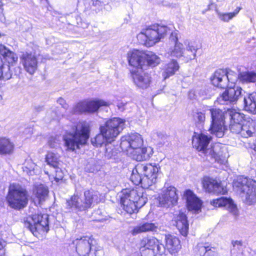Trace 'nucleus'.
<instances>
[{
    "instance_id": "f257e3e1",
    "label": "nucleus",
    "mask_w": 256,
    "mask_h": 256,
    "mask_svg": "<svg viewBox=\"0 0 256 256\" xmlns=\"http://www.w3.org/2000/svg\"><path fill=\"white\" fill-rule=\"evenodd\" d=\"M142 172L136 170V166L133 170L130 180L136 185L141 184L142 188L135 189H126L122 191L120 202L123 209L128 214H132L138 211V209L142 207L147 202L148 198L143 190Z\"/></svg>"
},
{
    "instance_id": "f03ea898",
    "label": "nucleus",
    "mask_w": 256,
    "mask_h": 256,
    "mask_svg": "<svg viewBox=\"0 0 256 256\" xmlns=\"http://www.w3.org/2000/svg\"><path fill=\"white\" fill-rule=\"evenodd\" d=\"M90 124L86 122H80L63 136L66 150L74 151L86 144L90 137Z\"/></svg>"
},
{
    "instance_id": "7ed1b4c3",
    "label": "nucleus",
    "mask_w": 256,
    "mask_h": 256,
    "mask_svg": "<svg viewBox=\"0 0 256 256\" xmlns=\"http://www.w3.org/2000/svg\"><path fill=\"white\" fill-rule=\"evenodd\" d=\"M171 29L168 26L155 24L150 25L138 35L137 38L140 42L148 47L153 46L164 38Z\"/></svg>"
},
{
    "instance_id": "20e7f679",
    "label": "nucleus",
    "mask_w": 256,
    "mask_h": 256,
    "mask_svg": "<svg viewBox=\"0 0 256 256\" xmlns=\"http://www.w3.org/2000/svg\"><path fill=\"white\" fill-rule=\"evenodd\" d=\"M234 190L238 194L247 204L256 203V182L240 176L233 182Z\"/></svg>"
},
{
    "instance_id": "39448f33",
    "label": "nucleus",
    "mask_w": 256,
    "mask_h": 256,
    "mask_svg": "<svg viewBox=\"0 0 256 256\" xmlns=\"http://www.w3.org/2000/svg\"><path fill=\"white\" fill-rule=\"evenodd\" d=\"M99 193L94 190H86L84 198L74 195L66 202V208L70 211H85L100 201Z\"/></svg>"
},
{
    "instance_id": "423d86ee",
    "label": "nucleus",
    "mask_w": 256,
    "mask_h": 256,
    "mask_svg": "<svg viewBox=\"0 0 256 256\" xmlns=\"http://www.w3.org/2000/svg\"><path fill=\"white\" fill-rule=\"evenodd\" d=\"M6 200L11 208L14 209L23 208L28 202L26 191L19 184H12L9 187Z\"/></svg>"
},
{
    "instance_id": "0eeeda50",
    "label": "nucleus",
    "mask_w": 256,
    "mask_h": 256,
    "mask_svg": "<svg viewBox=\"0 0 256 256\" xmlns=\"http://www.w3.org/2000/svg\"><path fill=\"white\" fill-rule=\"evenodd\" d=\"M232 109L228 108L224 112L216 108H210L209 109L211 116V124L209 131L212 134L216 135L218 138L223 136L226 130L224 119L226 116H228L226 112L229 110Z\"/></svg>"
},
{
    "instance_id": "6e6552de",
    "label": "nucleus",
    "mask_w": 256,
    "mask_h": 256,
    "mask_svg": "<svg viewBox=\"0 0 256 256\" xmlns=\"http://www.w3.org/2000/svg\"><path fill=\"white\" fill-rule=\"evenodd\" d=\"M125 120L120 118H114L106 121L100 128V132L104 134L106 142L110 143L124 128Z\"/></svg>"
},
{
    "instance_id": "1a4fd4ad",
    "label": "nucleus",
    "mask_w": 256,
    "mask_h": 256,
    "mask_svg": "<svg viewBox=\"0 0 256 256\" xmlns=\"http://www.w3.org/2000/svg\"><path fill=\"white\" fill-rule=\"evenodd\" d=\"M24 226L36 236L49 230L48 216L46 214H34L30 220L25 222Z\"/></svg>"
},
{
    "instance_id": "9d476101",
    "label": "nucleus",
    "mask_w": 256,
    "mask_h": 256,
    "mask_svg": "<svg viewBox=\"0 0 256 256\" xmlns=\"http://www.w3.org/2000/svg\"><path fill=\"white\" fill-rule=\"evenodd\" d=\"M142 256H163L166 248L154 238H144L140 242Z\"/></svg>"
},
{
    "instance_id": "9b49d317",
    "label": "nucleus",
    "mask_w": 256,
    "mask_h": 256,
    "mask_svg": "<svg viewBox=\"0 0 256 256\" xmlns=\"http://www.w3.org/2000/svg\"><path fill=\"white\" fill-rule=\"evenodd\" d=\"M160 166L158 164H146L136 165V170L142 172L144 176L143 185L144 188H148L156 182L160 172Z\"/></svg>"
},
{
    "instance_id": "f8f14e48",
    "label": "nucleus",
    "mask_w": 256,
    "mask_h": 256,
    "mask_svg": "<svg viewBox=\"0 0 256 256\" xmlns=\"http://www.w3.org/2000/svg\"><path fill=\"white\" fill-rule=\"evenodd\" d=\"M95 243L94 238L88 236L77 238L72 242L78 256H94Z\"/></svg>"
},
{
    "instance_id": "ddd939ff",
    "label": "nucleus",
    "mask_w": 256,
    "mask_h": 256,
    "mask_svg": "<svg viewBox=\"0 0 256 256\" xmlns=\"http://www.w3.org/2000/svg\"><path fill=\"white\" fill-rule=\"evenodd\" d=\"M109 103L102 100L96 99L94 100H84L80 102L72 108V114L82 112H94L98 109L104 106H108Z\"/></svg>"
},
{
    "instance_id": "4468645a",
    "label": "nucleus",
    "mask_w": 256,
    "mask_h": 256,
    "mask_svg": "<svg viewBox=\"0 0 256 256\" xmlns=\"http://www.w3.org/2000/svg\"><path fill=\"white\" fill-rule=\"evenodd\" d=\"M143 142L141 135L138 133H132L121 138L120 146L123 150L129 154L130 152L142 147Z\"/></svg>"
},
{
    "instance_id": "2eb2a0df",
    "label": "nucleus",
    "mask_w": 256,
    "mask_h": 256,
    "mask_svg": "<svg viewBox=\"0 0 256 256\" xmlns=\"http://www.w3.org/2000/svg\"><path fill=\"white\" fill-rule=\"evenodd\" d=\"M242 89L239 87L234 86L226 89L216 100L220 104H236L239 98L241 96Z\"/></svg>"
},
{
    "instance_id": "dca6fc26",
    "label": "nucleus",
    "mask_w": 256,
    "mask_h": 256,
    "mask_svg": "<svg viewBox=\"0 0 256 256\" xmlns=\"http://www.w3.org/2000/svg\"><path fill=\"white\" fill-rule=\"evenodd\" d=\"M178 199L176 188L172 186H164L158 196V201L161 206L169 207L176 203Z\"/></svg>"
},
{
    "instance_id": "f3484780",
    "label": "nucleus",
    "mask_w": 256,
    "mask_h": 256,
    "mask_svg": "<svg viewBox=\"0 0 256 256\" xmlns=\"http://www.w3.org/2000/svg\"><path fill=\"white\" fill-rule=\"evenodd\" d=\"M232 74L230 72H228L226 70L219 69L216 70L214 75L211 78V82L212 84L218 88H224L228 86V82H231L234 84L236 80V76H234V79H232L230 76Z\"/></svg>"
},
{
    "instance_id": "a211bd4d",
    "label": "nucleus",
    "mask_w": 256,
    "mask_h": 256,
    "mask_svg": "<svg viewBox=\"0 0 256 256\" xmlns=\"http://www.w3.org/2000/svg\"><path fill=\"white\" fill-rule=\"evenodd\" d=\"M131 76L134 84L138 88L146 89L151 82V77L143 70H132Z\"/></svg>"
},
{
    "instance_id": "6ab92c4d",
    "label": "nucleus",
    "mask_w": 256,
    "mask_h": 256,
    "mask_svg": "<svg viewBox=\"0 0 256 256\" xmlns=\"http://www.w3.org/2000/svg\"><path fill=\"white\" fill-rule=\"evenodd\" d=\"M202 184L204 190L210 193L224 194L227 192L226 188L221 182L210 177L204 176L202 180Z\"/></svg>"
},
{
    "instance_id": "aec40b11",
    "label": "nucleus",
    "mask_w": 256,
    "mask_h": 256,
    "mask_svg": "<svg viewBox=\"0 0 256 256\" xmlns=\"http://www.w3.org/2000/svg\"><path fill=\"white\" fill-rule=\"evenodd\" d=\"M127 57L129 64L133 66L134 70L144 69L146 64V53L134 50L129 52Z\"/></svg>"
},
{
    "instance_id": "412c9836",
    "label": "nucleus",
    "mask_w": 256,
    "mask_h": 256,
    "mask_svg": "<svg viewBox=\"0 0 256 256\" xmlns=\"http://www.w3.org/2000/svg\"><path fill=\"white\" fill-rule=\"evenodd\" d=\"M183 198L186 200V206L189 211L194 212L200 211L202 202L192 191L190 190H186Z\"/></svg>"
},
{
    "instance_id": "4be33fe9",
    "label": "nucleus",
    "mask_w": 256,
    "mask_h": 256,
    "mask_svg": "<svg viewBox=\"0 0 256 256\" xmlns=\"http://www.w3.org/2000/svg\"><path fill=\"white\" fill-rule=\"evenodd\" d=\"M20 60L25 70L30 74H33L38 68V62L35 54L32 52H24Z\"/></svg>"
},
{
    "instance_id": "5701e85b",
    "label": "nucleus",
    "mask_w": 256,
    "mask_h": 256,
    "mask_svg": "<svg viewBox=\"0 0 256 256\" xmlns=\"http://www.w3.org/2000/svg\"><path fill=\"white\" fill-rule=\"evenodd\" d=\"M230 118V129L233 133L239 134L242 128L243 114L236 109L229 110L226 112Z\"/></svg>"
},
{
    "instance_id": "b1692460",
    "label": "nucleus",
    "mask_w": 256,
    "mask_h": 256,
    "mask_svg": "<svg viewBox=\"0 0 256 256\" xmlns=\"http://www.w3.org/2000/svg\"><path fill=\"white\" fill-rule=\"evenodd\" d=\"M206 152L218 162L222 164L226 162L228 156L226 148L220 144H214Z\"/></svg>"
},
{
    "instance_id": "393cba45",
    "label": "nucleus",
    "mask_w": 256,
    "mask_h": 256,
    "mask_svg": "<svg viewBox=\"0 0 256 256\" xmlns=\"http://www.w3.org/2000/svg\"><path fill=\"white\" fill-rule=\"evenodd\" d=\"M211 140V137H208L203 134L194 136L192 139V145L199 152H202L204 154L208 156V152H206L210 148H207Z\"/></svg>"
},
{
    "instance_id": "a878e982",
    "label": "nucleus",
    "mask_w": 256,
    "mask_h": 256,
    "mask_svg": "<svg viewBox=\"0 0 256 256\" xmlns=\"http://www.w3.org/2000/svg\"><path fill=\"white\" fill-rule=\"evenodd\" d=\"M210 204L216 208L224 207L230 212L236 216L238 214V208L234 204L230 198L222 197L210 201Z\"/></svg>"
},
{
    "instance_id": "bb28decb",
    "label": "nucleus",
    "mask_w": 256,
    "mask_h": 256,
    "mask_svg": "<svg viewBox=\"0 0 256 256\" xmlns=\"http://www.w3.org/2000/svg\"><path fill=\"white\" fill-rule=\"evenodd\" d=\"M134 160L137 161H142L148 160L152 154V150L150 147H140L129 153Z\"/></svg>"
},
{
    "instance_id": "cd10ccee",
    "label": "nucleus",
    "mask_w": 256,
    "mask_h": 256,
    "mask_svg": "<svg viewBox=\"0 0 256 256\" xmlns=\"http://www.w3.org/2000/svg\"><path fill=\"white\" fill-rule=\"evenodd\" d=\"M174 221L176 226L180 233L182 236H186L188 233L189 226L186 214L180 212L179 214L176 216Z\"/></svg>"
},
{
    "instance_id": "c85d7f7f",
    "label": "nucleus",
    "mask_w": 256,
    "mask_h": 256,
    "mask_svg": "<svg viewBox=\"0 0 256 256\" xmlns=\"http://www.w3.org/2000/svg\"><path fill=\"white\" fill-rule=\"evenodd\" d=\"M0 54L3 56L5 60L4 63L10 65V66H13L18 60L16 54L2 44H0Z\"/></svg>"
},
{
    "instance_id": "c756f323",
    "label": "nucleus",
    "mask_w": 256,
    "mask_h": 256,
    "mask_svg": "<svg viewBox=\"0 0 256 256\" xmlns=\"http://www.w3.org/2000/svg\"><path fill=\"white\" fill-rule=\"evenodd\" d=\"M48 194V188L44 184H40L34 186L33 189V196L34 199L38 201V204L45 200Z\"/></svg>"
},
{
    "instance_id": "7c9ffc66",
    "label": "nucleus",
    "mask_w": 256,
    "mask_h": 256,
    "mask_svg": "<svg viewBox=\"0 0 256 256\" xmlns=\"http://www.w3.org/2000/svg\"><path fill=\"white\" fill-rule=\"evenodd\" d=\"M166 248L171 254L177 252L180 248V240L175 236L168 235L166 236Z\"/></svg>"
},
{
    "instance_id": "2f4dec72",
    "label": "nucleus",
    "mask_w": 256,
    "mask_h": 256,
    "mask_svg": "<svg viewBox=\"0 0 256 256\" xmlns=\"http://www.w3.org/2000/svg\"><path fill=\"white\" fill-rule=\"evenodd\" d=\"M14 148V144L9 139L5 137H0V154H12Z\"/></svg>"
},
{
    "instance_id": "473e14b6",
    "label": "nucleus",
    "mask_w": 256,
    "mask_h": 256,
    "mask_svg": "<svg viewBox=\"0 0 256 256\" xmlns=\"http://www.w3.org/2000/svg\"><path fill=\"white\" fill-rule=\"evenodd\" d=\"M244 110L252 114H256V92L248 94L244 98Z\"/></svg>"
},
{
    "instance_id": "72a5a7b5",
    "label": "nucleus",
    "mask_w": 256,
    "mask_h": 256,
    "mask_svg": "<svg viewBox=\"0 0 256 256\" xmlns=\"http://www.w3.org/2000/svg\"><path fill=\"white\" fill-rule=\"evenodd\" d=\"M180 68L178 62L175 60H172L168 63L162 68V75L164 80L174 75Z\"/></svg>"
},
{
    "instance_id": "f704fd0d",
    "label": "nucleus",
    "mask_w": 256,
    "mask_h": 256,
    "mask_svg": "<svg viewBox=\"0 0 256 256\" xmlns=\"http://www.w3.org/2000/svg\"><path fill=\"white\" fill-rule=\"evenodd\" d=\"M157 229V226L155 224L149 222L141 223L134 226L131 233L133 235H136L142 232L150 231H154Z\"/></svg>"
},
{
    "instance_id": "c9c22d12",
    "label": "nucleus",
    "mask_w": 256,
    "mask_h": 256,
    "mask_svg": "<svg viewBox=\"0 0 256 256\" xmlns=\"http://www.w3.org/2000/svg\"><path fill=\"white\" fill-rule=\"evenodd\" d=\"M198 50L196 46L192 42H188L186 45V48L184 50V58L186 62L196 58V53Z\"/></svg>"
},
{
    "instance_id": "e433bc0d",
    "label": "nucleus",
    "mask_w": 256,
    "mask_h": 256,
    "mask_svg": "<svg viewBox=\"0 0 256 256\" xmlns=\"http://www.w3.org/2000/svg\"><path fill=\"white\" fill-rule=\"evenodd\" d=\"M184 49L183 44L180 42H176L173 48L170 49L168 54L172 58H184Z\"/></svg>"
},
{
    "instance_id": "4c0bfd02",
    "label": "nucleus",
    "mask_w": 256,
    "mask_h": 256,
    "mask_svg": "<svg viewBox=\"0 0 256 256\" xmlns=\"http://www.w3.org/2000/svg\"><path fill=\"white\" fill-rule=\"evenodd\" d=\"M46 162L52 168L57 167L60 164V156L57 154L49 152L46 155Z\"/></svg>"
},
{
    "instance_id": "58836bf2",
    "label": "nucleus",
    "mask_w": 256,
    "mask_h": 256,
    "mask_svg": "<svg viewBox=\"0 0 256 256\" xmlns=\"http://www.w3.org/2000/svg\"><path fill=\"white\" fill-rule=\"evenodd\" d=\"M146 56L145 60L146 64V66L148 65L152 67H154L160 62V58L152 52H149L146 54Z\"/></svg>"
},
{
    "instance_id": "ea45409f",
    "label": "nucleus",
    "mask_w": 256,
    "mask_h": 256,
    "mask_svg": "<svg viewBox=\"0 0 256 256\" xmlns=\"http://www.w3.org/2000/svg\"><path fill=\"white\" fill-rule=\"evenodd\" d=\"M239 78L244 82H256V73L253 72H246L240 73Z\"/></svg>"
},
{
    "instance_id": "a19ab883",
    "label": "nucleus",
    "mask_w": 256,
    "mask_h": 256,
    "mask_svg": "<svg viewBox=\"0 0 256 256\" xmlns=\"http://www.w3.org/2000/svg\"><path fill=\"white\" fill-rule=\"evenodd\" d=\"M192 118L196 124H204L206 120V115L204 110H196L192 112Z\"/></svg>"
},
{
    "instance_id": "79ce46f5",
    "label": "nucleus",
    "mask_w": 256,
    "mask_h": 256,
    "mask_svg": "<svg viewBox=\"0 0 256 256\" xmlns=\"http://www.w3.org/2000/svg\"><path fill=\"white\" fill-rule=\"evenodd\" d=\"M232 247L230 249L232 255H234L236 252H240L244 247L243 243L242 240H232Z\"/></svg>"
},
{
    "instance_id": "37998d69",
    "label": "nucleus",
    "mask_w": 256,
    "mask_h": 256,
    "mask_svg": "<svg viewBox=\"0 0 256 256\" xmlns=\"http://www.w3.org/2000/svg\"><path fill=\"white\" fill-rule=\"evenodd\" d=\"M105 141L106 142V140L101 132L91 140L92 144L96 146H101Z\"/></svg>"
},
{
    "instance_id": "c03bdc74",
    "label": "nucleus",
    "mask_w": 256,
    "mask_h": 256,
    "mask_svg": "<svg viewBox=\"0 0 256 256\" xmlns=\"http://www.w3.org/2000/svg\"><path fill=\"white\" fill-rule=\"evenodd\" d=\"M252 131L250 130V128L247 127L246 126H242V128L240 134L241 136L244 138H248L252 136Z\"/></svg>"
},
{
    "instance_id": "a18cd8bd",
    "label": "nucleus",
    "mask_w": 256,
    "mask_h": 256,
    "mask_svg": "<svg viewBox=\"0 0 256 256\" xmlns=\"http://www.w3.org/2000/svg\"><path fill=\"white\" fill-rule=\"evenodd\" d=\"M52 168L54 170V179L56 181L62 180L64 177V173L62 169L59 167V166H58L57 167H54Z\"/></svg>"
},
{
    "instance_id": "49530a36",
    "label": "nucleus",
    "mask_w": 256,
    "mask_h": 256,
    "mask_svg": "<svg viewBox=\"0 0 256 256\" xmlns=\"http://www.w3.org/2000/svg\"><path fill=\"white\" fill-rule=\"evenodd\" d=\"M82 17L79 16L76 17V20L77 22V24L78 25V26L81 27L82 28H86L88 26V24L86 22H84L85 19V17Z\"/></svg>"
},
{
    "instance_id": "de8ad7c7",
    "label": "nucleus",
    "mask_w": 256,
    "mask_h": 256,
    "mask_svg": "<svg viewBox=\"0 0 256 256\" xmlns=\"http://www.w3.org/2000/svg\"><path fill=\"white\" fill-rule=\"evenodd\" d=\"M200 251L204 252V254L203 256H216L214 252L212 251L208 246H201L200 248Z\"/></svg>"
},
{
    "instance_id": "09e8293b",
    "label": "nucleus",
    "mask_w": 256,
    "mask_h": 256,
    "mask_svg": "<svg viewBox=\"0 0 256 256\" xmlns=\"http://www.w3.org/2000/svg\"><path fill=\"white\" fill-rule=\"evenodd\" d=\"M27 164L29 165L28 166H25L26 170H24V171H26L28 174H30L32 171L34 170L36 165L34 163H33L32 160H30L27 162Z\"/></svg>"
},
{
    "instance_id": "8fccbe9b",
    "label": "nucleus",
    "mask_w": 256,
    "mask_h": 256,
    "mask_svg": "<svg viewBox=\"0 0 256 256\" xmlns=\"http://www.w3.org/2000/svg\"><path fill=\"white\" fill-rule=\"evenodd\" d=\"M168 27L170 28L171 31L170 32H168V34L170 33V38L174 40V44H176V42H178V31L176 30H173V28H173L172 26H170Z\"/></svg>"
},
{
    "instance_id": "3c124183",
    "label": "nucleus",
    "mask_w": 256,
    "mask_h": 256,
    "mask_svg": "<svg viewBox=\"0 0 256 256\" xmlns=\"http://www.w3.org/2000/svg\"><path fill=\"white\" fill-rule=\"evenodd\" d=\"M48 144L50 148H54L56 146L58 142L55 138L52 137L50 138L48 140Z\"/></svg>"
},
{
    "instance_id": "603ef678",
    "label": "nucleus",
    "mask_w": 256,
    "mask_h": 256,
    "mask_svg": "<svg viewBox=\"0 0 256 256\" xmlns=\"http://www.w3.org/2000/svg\"><path fill=\"white\" fill-rule=\"evenodd\" d=\"M62 116L61 112H54L53 110L51 112L50 117L52 119H57L60 118V117Z\"/></svg>"
},
{
    "instance_id": "864d4df0",
    "label": "nucleus",
    "mask_w": 256,
    "mask_h": 256,
    "mask_svg": "<svg viewBox=\"0 0 256 256\" xmlns=\"http://www.w3.org/2000/svg\"><path fill=\"white\" fill-rule=\"evenodd\" d=\"M58 102L66 110L68 108V105L66 103L65 100L62 98H60L58 100Z\"/></svg>"
},
{
    "instance_id": "5fc2aeb1",
    "label": "nucleus",
    "mask_w": 256,
    "mask_h": 256,
    "mask_svg": "<svg viewBox=\"0 0 256 256\" xmlns=\"http://www.w3.org/2000/svg\"><path fill=\"white\" fill-rule=\"evenodd\" d=\"M24 134L26 135V138H29L32 134V129L30 128H26L24 132Z\"/></svg>"
},
{
    "instance_id": "6e6d98bb",
    "label": "nucleus",
    "mask_w": 256,
    "mask_h": 256,
    "mask_svg": "<svg viewBox=\"0 0 256 256\" xmlns=\"http://www.w3.org/2000/svg\"><path fill=\"white\" fill-rule=\"evenodd\" d=\"M157 136L159 139L163 141L166 140L168 137L165 133L162 132H158Z\"/></svg>"
},
{
    "instance_id": "4d7b16f0",
    "label": "nucleus",
    "mask_w": 256,
    "mask_h": 256,
    "mask_svg": "<svg viewBox=\"0 0 256 256\" xmlns=\"http://www.w3.org/2000/svg\"><path fill=\"white\" fill-rule=\"evenodd\" d=\"M240 9H241V8L240 7H237L236 9L235 10L234 12H230L227 14H224L223 15V16H225L226 15L227 16H234L235 15H236L238 14V12H239V11L240 10Z\"/></svg>"
},
{
    "instance_id": "13d9d810",
    "label": "nucleus",
    "mask_w": 256,
    "mask_h": 256,
    "mask_svg": "<svg viewBox=\"0 0 256 256\" xmlns=\"http://www.w3.org/2000/svg\"><path fill=\"white\" fill-rule=\"evenodd\" d=\"M106 156L108 158H111L113 156V154L111 153L110 148H106Z\"/></svg>"
},
{
    "instance_id": "bf43d9fd",
    "label": "nucleus",
    "mask_w": 256,
    "mask_h": 256,
    "mask_svg": "<svg viewBox=\"0 0 256 256\" xmlns=\"http://www.w3.org/2000/svg\"><path fill=\"white\" fill-rule=\"evenodd\" d=\"M3 6V3L2 2V0H0V16H2L4 14Z\"/></svg>"
},
{
    "instance_id": "052dcab7",
    "label": "nucleus",
    "mask_w": 256,
    "mask_h": 256,
    "mask_svg": "<svg viewBox=\"0 0 256 256\" xmlns=\"http://www.w3.org/2000/svg\"><path fill=\"white\" fill-rule=\"evenodd\" d=\"M221 20L224 22H228L232 17H220Z\"/></svg>"
},
{
    "instance_id": "680f3d73",
    "label": "nucleus",
    "mask_w": 256,
    "mask_h": 256,
    "mask_svg": "<svg viewBox=\"0 0 256 256\" xmlns=\"http://www.w3.org/2000/svg\"><path fill=\"white\" fill-rule=\"evenodd\" d=\"M0 18H1L0 19V20L2 21V19H4V18H5V17L2 16V17H0Z\"/></svg>"
},
{
    "instance_id": "e2e57ef3",
    "label": "nucleus",
    "mask_w": 256,
    "mask_h": 256,
    "mask_svg": "<svg viewBox=\"0 0 256 256\" xmlns=\"http://www.w3.org/2000/svg\"><path fill=\"white\" fill-rule=\"evenodd\" d=\"M2 36H3V34H2L0 33V37Z\"/></svg>"
}]
</instances>
